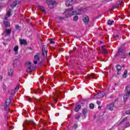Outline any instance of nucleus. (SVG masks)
I'll return each mask as SVG.
<instances>
[{"label":"nucleus","mask_w":130,"mask_h":130,"mask_svg":"<svg viewBox=\"0 0 130 130\" xmlns=\"http://www.w3.org/2000/svg\"><path fill=\"white\" fill-rule=\"evenodd\" d=\"M54 43H55V42H54V41H53V39H51V40H50V43L51 44H53Z\"/></svg>","instance_id":"nucleus-40"},{"label":"nucleus","mask_w":130,"mask_h":130,"mask_svg":"<svg viewBox=\"0 0 130 130\" xmlns=\"http://www.w3.org/2000/svg\"><path fill=\"white\" fill-rule=\"evenodd\" d=\"M65 17L69 18L73 15H81L82 14V9H79L78 10H74V8H70L68 10H66L64 12Z\"/></svg>","instance_id":"nucleus-1"},{"label":"nucleus","mask_w":130,"mask_h":130,"mask_svg":"<svg viewBox=\"0 0 130 130\" xmlns=\"http://www.w3.org/2000/svg\"><path fill=\"white\" fill-rule=\"evenodd\" d=\"M96 103L98 105H100L101 104V102H100V101H96Z\"/></svg>","instance_id":"nucleus-44"},{"label":"nucleus","mask_w":130,"mask_h":130,"mask_svg":"<svg viewBox=\"0 0 130 130\" xmlns=\"http://www.w3.org/2000/svg\"><path fill=\"white\" fill-rule=\"evenodd\" d=\"M129 126H130V123H129V122H126V123L125 124V125H124V127L125 128H126L127 127H129Z\"/></svg>","instance_id":"nucleus-26"},{"label":"nucleus","mask_w":130,"mask_h":130,"mask_svg":"<svg viewBox=\"0 0 130 130\" xmlns=\"http://www.w3.org/2000/svg\"><path fill=\"white\" fill-rule=\"evenodd\" d=\"M18 5V3L13 2V4L11 5V8H16V6Z\"/></svg>","instance_id":"nucleus-22"},{"label":"nucleus","mask_w":130,"mask_h":130,"mask_svg":"<svg viewBox=\"0 0 130 130\" xmlns=\"http://www.w3.org/2000/svg\"><path fill=\"white\" fill-rule=\"evenodd\" d=\"M113 90H115V88H113Z\"/></svg>","instance_id":"nucleus-53"},{"label":"nucleus","mask_w":130,"mask_h":130,"mask_svg":"<svg viewBox=\"0 0 130 130\" xmlns=\"http://www.w3.org/2000/svg\"><path fill=\"white\" fill-rule=\"evenodd\" d=\"M95 77V74L92 73L91 74H89L87 75V76H85V79H87V80H89L90 78H92V79H96V77Z\"/></svg>","instance_id":"nucleus-8"},{"label":"nucleus","mask_w":130,"mask_h":130,"mask_svg":"<svg viewBox=\"0 0 130 130\" xmlns=\"http://www.w3.org/2000/svg\"><path fill=\"white\" fill-rule=\"evenodd\" d=\"M11 51V50H9V52H10Z\"/></svg>","instance_id":"nucleus-50"},{"label":"nucleus","mask_w":130,"mask_h":130,"mask_svg":"<svg viewBox=\"0 0 130 130\" xmlns=\"http://www.w3.org/2000/svg\"><path fill=\"white\" fill-rule=\"evenodd\" d=\"M36 69V68L33 66H29L27 70H26V72L27 73H30V72H32V71H34L35 69Z\"/></svg>","instance_id":"nucleus-7"},{"label":"nucleus","mask_w":130,"mask_h":130,"mask_svg":"<svg viewBox=\"0 0 130 130\" xmlns=\"http://www.w3.org/2000/svg\"><path fill=\"white\" fill-rule=\"evenodd\" d=\"M98 96H99L98 98H103L105 96V92H101L98 93Z\"/></svg>","instance_id":"nucleus-13"},{"label":"nucleus","mask_w":130,"mask_h":130,"mask_svg":"<svg viewBox=\"0 0 130 130\" xmlns=\"http://www.w3.org/2000/svg\"><path fill=\"white\" fill-rule=\"evenodd\" d=\"M80 115H77L75 117V119H77V120H79L80 119Z\"/></svg>","instance_id":"nucleus-37"},{"label":"nucleus","mask_w":130,"mask_h":130,"mask_svg":"<svg viewBox=\"0 0 130 130\" xmlns=\"http://www.w3.org/2000/svg\"><path fill=\"white\" fill-rule=\"evenodd\" d=\"M113 107H114V103H112L108 106V109H109V110H111V111H112L113 110Z\"/></svg>","instance_id":"nucleus-12"},{"label":"nucleus","mask_w":130,"mask_h":130,"mask_svg":"<svg viewBox=\"0 0 130 130\" xmlns=\"http://www.w3.org/2000/svg\"><path fill=\"white\" fill-rule=\"evenodd\" d=\"M53 102H57V100L55 98H53Z\"/></svg>","instance_id":"nucleus-41"},{"label":"nucleus","mask_w":130,"mask_h":130,"mask_svg":"<svg viewBox=\"0 0 130 130\" xmlns=\"http://www.w3.org/2000/svg\"><path fill=\"white\" fill-rule=\"evenodd\" d=\"M119 7V4H117L113 7V9H117Z\"/></svg>","instance_id":"nucleus-32"},{"label":"nucleus","mask_w":130,"mask_h":130,"mask_svg":"<svg viewBox=\"0 0 130 130\" xmlns=\"http://www.w3.org/2000/svg\"><path fill=\"white\" fill-rule=\"evenodd\" d=\"M124 51H125V49L124 48H120L118 50V53H117L114 55V57L116 58L117 56V55H119V53L121 52L122 53H123Z\"/></svg>","instance_id":"nucleus-5"},{"label":"nucleus","mask_w":130,"mask_h":130,"mask_svg":"<svg viewBox=\"0 0 130 130\" xmlns=\"http://www.w3.org/2000/svg\"><path fill=\"white\" fill-rule=\"evenodd\" d=\"M4 24L7 27H10V22L7 20H4Z\"/></svg>","instance_id":"nucleus-23"},{"label":"nucleus","mask_w":130,"mask_h":130,"mask_svg":"<svg viewBox=\"0 0 130 130\" xmlns=\"http://www.w3.org/2000/svg\"><path fill=\"white\" fill-rule=\"evenodd\" d=\"M42 55H44V56H47V50L45 49L44 47H43L42 48Z\"/></svg>","instance_id":"nucleus-10"},{"label":"nucleus","mask_w":130,"mask_h":130,"mask_svg":"<svg viewBox=\"0 0 130 130\" xmlns=\"http://www.w3.org/2000/svg\"><path fill=\"white\" fill-rule=\"evenodd\" d=\"M13 73H14V71L12 69H10L8 71V76L12 77L13 76Z\"/></svg>","instance_id":"nucleus-17"},{"label":"nucleus","mask_w":130,"mask_h":130,"mask_svg":"<svg viewBox=\"0 0 130 130\" xmlns=\"http://www.w3.org/2000/svg\"><path fill=\"white\" fill-rule=\"evenodd\" d=\"M125 113H126V114L129 115L130 114V110H126L125 111Z\"/></svg>","instance_id":"nucleus-36"},{"label":"nucleus","mask_w":130,"mask_h":130,"mask_svg":"<svg viewBox=\"0 0 130 130\" xmlns=\"http://www.w3.org/2000/svg\"><path fill=\"white\" fill-rule=\"evenodd\" d=\"M83 114H87V113H88V110L87 109H84L83 110Z\"/></svg>","instance_id":"nucleus-29"},{"label":"nucleus","mask_w":130,"mask_h":130,"mask_svg":"<svg viewBox=\"0 0 130 130\" xmlns=\"http://www.w3.org/2000/svg\"><path fill=\"white\" fill-rule=\"evenodd\" d=\"M113 37L114 38H115V39H116L117 38H118V37H119V36L116 35V36H114Z\"/></svg>","instance_id":"nucleus-42"},{"label":"nucleus","mask_w":130,"mask_h":130,"mask_svg":"<svg viewBox=\"0 0 130 130\" xmlns=\"http://www.w3.org/2000/svg\"><path fill=\"white\" fill-rule=\"evenodd\" d=\"M121 66L120 65H117L116 66V70L118 71V72H120V71H121Z\"/></svg>","instance_id":"nucleus-25"},{"label":"nucleus","mask_w":130,"mask_h":130,"mask_svg":"<svg viewBox=\"0 0 130 130\" xmlns=\"http://www.w3.org/2000/svg\"><path fill=\"white\" fill-rule=\"evenodd\" d=\"M34 58V63L35 64H37V63H38V61L40 60V58H39V56L38 55V54L35 55Z\"/></svg>","instance_id":"nucleus-4"},{"label":"nucleus","mask_w":130,"mask_h":130,"mask_svg":"<svg viewBox=\"0 0 130 130\" xmlns=\"http://www.w3.org/2000/svg\"><path fill=\"white\" fill-rule=\"evenodd\" d=\"M73 5V0H67L66 3V5L67 7H70Z\"/></svg>","instance_id":"nucleus-11"},{"label":"nucleus","mask_w":130,"mask_h":130,"mask_svg":"<svg viewBox=\"0 0 130 130\" xmlns=\"http://www.w3.org/2000/svg\"><path fill=\"white\" fill-rule=\"evenodd\" d=\"M101 49H102V51L103 53H104V54H107V53H108V51L106 49V46H102Z\"/></svg>","instance_id":"nucleus-6"},{"label":"nucleus","mask_w":130,"mask_h":130,"mask_svg":"<svg viewBox=\"0 0 130 130\" xmlns=\"http://www.w3.org/2000/svg\"><path fill=\"white\" fill-rule=\"evenodd\" d=\"M123 78H126L127 77V71L125 70L124 72V74L122 75Z\"/></svg>","instance_id":"nucleus-24"},{"label":"nucleus","mask_w":130,"mask_h":130,"mask_svg":"<svg viewBox=\"0 0 130 130\" xmlns=\"http://www.w3.org/2000/svg\"><path fill=\"white\" fill-rule=\"evenodd\" d=\"M100 43H102V42H100Z\"/></svg>","instance_id":"nucleus-52"},{"label":"nucleus","mask_w":130,"mask_h":130,"mask_svg":"<svg viewBox=\"0 0 130 130\" xmlns=\"http://www.w3.org/2000/svg\"><path fill=\"white\" fill-rule=\"evenodd\" d=\"M126 119H127V118H123V119H122V122H123V121H125V120H126Z\"/></svg>","instance_id":"nucleus-46"},{"label":"nucleus","mask_w":130,"mask_h":130,"mask_svg":"<svg viewBox=\"0 0 130 130\" xmlns=\"http://www.w3.org/2000/svg\"><path fill=\"white\" fill-rule=\"evenodd\" d=\"M81 107H82V106H81V105L77 106L75 109V111H76V112H78V111H79V110H80V109H81Z\"/></svg>","instance_id":"nucleus-16"},{"label":"nucleus","mask_w":130,"mask_h":130,"mask_svg":"<svg viewBox=\"0 0 130 130\" xmlns=\"http://www.w3.org/2000/svg\"><path fill=\"white\" fill-rule=\"evenodd\" d=\"M83 20L85 23H87L89 21V18L87 16H85L83 17Z\"/></svg>","instance_id":"nucleus-20"},{"label":"nucleus","mask_w":130,"mask_h":130,"mask_svg":"<svg viewBox=\"0 0 130 130\" xmlns=\"http://www.w3.org/2000/svg\"><path fill=\"white\" fill-rule=\"evenodd\" d=\"M14 50L15 51V54H18V50H19V47L18 46H16L14 48Z\"/></svg>","instance_id":"nucleus-18"},{"label":"nucleus","mask_w":130,"mask_h":130,"mask_svg":"<svg viewBox=\"0 0 130 130\" xmlns=\"http://www.w3.org/2000/svg\"><path fill=\"white\" fill-rule=\"evenodd\" d=\"M1 80H2V79H3V77H1Z\"/></svg>","instance_id":"nucleus-51"},{"label":"nucleus","mask_w":130,"mask_h":130,"mask_svg":"<svg viewBox=\"0 0 130 130\" xmlns=\"http://www.w3.org/2000/svg\"><path fill=\"white\" fill-rule=\"evenodd\" d=\"M126 57V55H125V54H122L121 56V58H125Z\"/></svg>","instance_id":"nucleus-35"},{"label":"nucleus","mask_w":130,"mask_h":130,"mask_svg":"<svg viewBox=\"0 0 130 130\" xmlns=\"http://www.w3.org/2000/svg\"><path fill=\"white\" fill-rule=\"evenodd\" d=\"M26 66H30V64H31V62H27L25 63Z\"/></svg>","instance_id":"nucleus-43"},{"label":"nucleus","mask_w":130,"mask_h":130,"mask_svg":"<svg viewBox=\"0 0 130 130\" xmlns=\"http://www.w3.org/2000/svg\"><path fill=\"white\" fill-rule=\"evenodd\" d=\"M77 20H79V17L78 16L76 15L73 18V21L76 22V21H77Z\"/></svg>","instance_id":"nucleus-28"},{"label":"nucleus","mask_w":130,"mask_h":130,"mask_svg":"<svg viewBox=\"0 0 130 130\" xmlns=\"http://www.w3.org/2000/svg\"><path fill=\"white\" fill-rule=\"evenodd\" d=\"M19 86L16 87L15 89V92H18V91H19Z\"/></svg>","instance_id":"nucleus-38"},{"label":"nucleus","mask_w":130,"mask_h":130,"mask_svg":"<svg viewBox=\"0 0 130 130\" xmlns=\"http://www.w3.org/2000/svg\"><path fill=\"white\" fill-rule=\"evenodd\" d=\"M73 127L74 129L76 130L77 129V127H78V125H77V124H74Z\"/></svg>","instance_id":"nucleus-33"},{"label":"nucleus","mask_w":130,"mask_h":130,"mask_svg":"<svg viewBox=\"0 0 130 130\" xmlns=\"http://www.w3.org/2000/svg\"><path fill=\"white\" fill-rule=\"evenodd\" d=\"M59 20H63L64 18L63 17H58Z\"/></svg>","instance_id":"nucleus-45"},{"label":"nucleus","mask_w":130,"mask_h":130,"mask_svg":"<svg viewBox=\"0 0 130 130\" xmlns=\"http://www.w3.org/2000/svg\"><path fill=\"white\" fill-rule=\"evenodd\" d=\"M11 13H12V10L11 9H9L7 13V15L10 17V16H11Z\"/></svg>","instance_id":"nucleus-30"},{"label":"nucleus","mask_w":130,"mask_h":130,"mask_svg":"<svg viewBox=\"0 0 130 130\" xmlns=\"http://www.w3.org/2000/svg\"><path fill=\"white\" fill-rule=\"evenodd\" d=\"M25 123H26V124H34V121L26 120Z\"/></svg>","instance_id":"nucleus-21"},{"label":"nucleus","mask_w":130,"mask_h":130,"mask_svg":"<svg viewBox=\"0 0 130 130\" xmlns=\"http://www.w3.org/2000/svg\"><path fill=\"white\" fill-rule=\"evenodd\" d=\"M98 109H101V106H99V107H98Z\"/></svg>","instance_id":"nucleus-47"},{"label":"nucleus","mask_w":130,"mask_h":130,"mask_svg":"<svg viewBox=\"0 0 130 130\" xmlns=\"http://www.w3.org/2000/svg\"><path fill=\"white\" fill-rule=\"evenodd\" d=\"M112 0H108V2H111Z\"/></svg>","instance_id":"nucleus-49"},{"label":"nucleus","mask_w":130,"mask_h":130,"mask_svg":"<svg viewBox=\"0 0 130 130\" xmlns=\"http://www.w3.org/2000/svg\"><path fill=\"white\" fill-rule=\"evenodd\" d=\"M38 7L40 10H42V12H43V13H46V11H45V9H44V7L43 6H39Z\"/></svg>","instance_id":"nucleus-19"},{"label":"nucleus","mask_w":130,"mask_h":130,"mask_svg":"<svg viewBox=\"0 0 130 130\" xmlns=\"http://www.w3.org/2000/svg\"><path fill=\"white\" fill-rule=\"evenodd\" d=\"M4 33L6 34L7 36L10 35L11 33H12V29H7L4 31Z\"/></svg>","instance_id":"nucleus-9"},{"label":"nucleus","mask_w":130,"mask_h":130,"mask_svg":"<svg viewBox=\"0 0 130 130\" xmlns=\"http://www.w3.org/2000/svg\"><path fill=\"white\" fill-rule=\"evenodd\" d=\"M126 93L125 94H124V96H123L124 101H125V100H126V99H127V98H128V97H129V95H130V85H128L126 87Z\"/></svg>","instance_id":"nucleus-3"},{"label":"nucleus","mask_w":130,"mask_h":130,"mask_svg":"<svg viewBox=\"0 0 130 130\" xmlns=\"http://www.w3.org/2000/svg\"><path fill=\"white\" fill-rule=\"evenodd\" d=\"M8 17H10V16H9V15H8L7 14L6 16L5 17V18H4V21H7V20Z\"/></svg>","instance_id":"nucleus-39"},{"label":"nucleus","mask_w":130,"mask_h":130,"mask_svg":"<svg viewBox=\"0 0 130 130\" xmlns=\"http://www.w3.org/2000/svg\"><path fill=\"white\" fill-rule=\"evenodd\" d=\"M117 75H119V71H118V72H117Z\"/></svg>","instance_id":"nucleus-48"},{"label":"nucleus","mask_w":130,"mask_h":130,"mask_svg":"<svg viewBox=\"0 0 130 130\" xmlns=\"http://www.w3.org/2000/svg\"><path fill=\"white\" fill-rule=\"evenodd\" d=\"M15 28L16 29V30H20L21 27L19 25H16Z\"/></svg>","instance_id":"nucleus-34"},{"label":"nucleus","mask_w":130,"mask_h":130,"mask_svg":"<svg viewBox=\"0 0 130 130\" xmlns=\"http://www.w3.org/2000/svg\"><path fill=\"white\" fill-rule=\"evenodd\" d=\"M10 104H11V99H8L6 100L5 104L3 105L6 111H9L10 110Z\"/></svg>","instance_id":"nucleus-2"},{"label":"nucleus","mask_w":130,"mask_h":130,"mask_svg":"<svg viewBox=\"0 0 130 130\" xmlns=\"http://www.w3.org/2000/svg\"><path fill=\"white\" fill-rule=\"evenodd\" d=\"M94 104H90L89 105V108H90V109H94Z\"/></svg>","instance_id":"nucleus-31"},{"label":"nucleus","mask_w":130,"mask_h":130,"mask_svg":"<svg viewBox=\"0 0 130 130\" xmlns=\"http://www.w3.org/2000/svg\"><path fill=\"white\" fill-rule=\"evenodd\" d=\"M113 22H114L113 20H108V25H112V23H113Z\"/></svg>","instance_id":"nucleus-27"},{"label":"nucleus","mask_w":130,"mask_h":130,"mask_svg":"<svg viewBox=\"0 0 130 130\" xmlns=\"http://www.w3.org/2000/svg\"><path fill=\"white\" fill-rule=\"evenodd\" d=\"M20 44L21 45H26L27 42L25 40H20Z\"/></svg>","instance_id":"nucleus-15"},{"label":"nucleus","mask_w":130,"mask_h":130,"mask_svg":"<svg viewBox=\"0 0 130 130\" xmlns=\"http://www.w3.org/2000/svg\"><path fill=\"white\" fill-rule=\"evenodd\" d=\"M55 1H54L53 2H51L50 4L48 5L49 8H50V9H53V6L55 5Z\"/></svg>","instance_id":"nucleus-14"}]
</instances>
